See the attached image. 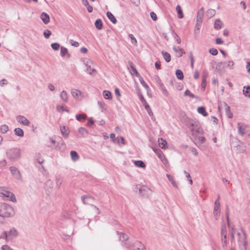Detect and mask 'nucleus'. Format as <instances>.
<instances>
[{
    "label": "nucleus",
    "instance_id": "obj_49",
    "mask_svg": "<svg viewBox=\"0 0 250 250\" xmlns=\"http://www.w3.org/2000/svg\"><path fill=\"white\" fill-rule=\"evenodd\" d=\"M51 46L53 50L57 51L59 49L60 45L57 42H54L51 44Z\"/></svg>",
    "mask_w": 250,
    "mask_h": 250
},
{
    "label": "nucleus",
    "instance_id": "obj_40",
    "mask_svg": "<svg viewBox=\"0 0 250 250\" xmlns=\"http://www.w3.org/2000/svg\"><path fill=\"white\" fill-rule=\"evenodd\" d=\"M221 235V236H227V230L225 224L222 225Z\"/></svg>",
    "mask_w": 250,
    "mask_h": 250
},
{
    "label": "nucleus",
    "instance_id": "obj_44",
    "mask_svg": "<svg viewBox=\"0 0 250 250\" xmlns=\"http://www.w3.org/2000/svg\"><path fill=\"white\" fill-rule=\"evenodd\" d=\"M139 78V81L141 83V84L146 89H147L149 88V86L145 82L143 77L140 76Z\"/></svg>",
    "mask_w": 250,
    "mask_h": 250
},
{
    "label": "nucleus",
    "instance_id": "obj_32",
    "mask_svg": "<svg viewBox=\"0 0 250 250\" xmlns=\"http://www.w3.org/2000/svg\"><path fill=\"white\" fill-rule=\"evenodd\" d=\"M197 111L199 113L202 114L204 116H207L208 113L206 111V108L204 106H200L197 108Z\"/></svg>",
    "mask_w": 250,
    "mask_h": 250
},
{
    "label": "nucleus",
    "instance_id": "obj_27",
    "mask_svg": "<svg viewBox=\"0 0 250 250\" xmlns=\"http://www.w3.org/2000/svg\"><path fill=\"white\" fill-rule=\"evenodd\" d=\"M70 155L71 159L74 161H78L79 159V155L78 154V153L75 151H71Z\"/></svg>",
    "mask_w": 250,
    "mask_h": 250
},
{
    "label": "nucleus",
    "instance_id": "obj_39",
    "mask_svg": "<svg viewBox=\"0 0 250 250\" xmlns=\"http://www.w3.org/2000/svg\"><path fill=\"white\" fill-rule=\"evenodd\" d=\"M87 118V116L85 113L78 114L76 115V119L81 121L82 120H85Z\"/></svg>",
    "mask_w": 250,
    "mask_h": 250
},
{
    "label": "nucleus",
    "instance_id": "obj_4",
    "mask_svg": "<svg viewBox=\"0 0 250 250\" xmlns=\"http://www.w3.org/2000/svg\"><path fill=\"white\" fill-rule=\"evenodd\" d=\"M237 242L240 250H247L248 241L245 232L241 229L237 232Z\"/></svg>",
    "mask_w": 250,
    "mask_h": 250
},
{
    "label": "nucleus",
    "instance_id": "obj_12",
    "mask_svg": "<svg viewBox=\"0 0 250 250\" xmlns=\"http://www.w3.org/2000/svg\"><path fill=\"white\" fill-rule=\"evenodd\" d=\"M220 204H218L217 202H214V208L213 210L214 215L216 219H217L218 217L219 216L220 209Z\"/></svg>",
    "mask_w": 250,
    "mask_h": 250
},
{
    "label": "nucleus",
    "instance_id": "obj_50",
    "mask_svg": "<svg viewBox=\"0 0 250 250\" xmlns=\"http://www.w3.org/2000/svg\"><path fill=\"white\" fill-rule=\"evenodd\" d=\"M92 63V62L89 60H88L86 61V62L85 63V66L86 67V72H89L91 70V66H90V63Z\"/></svg>",
    "mask_w": 250,
    "mask_h": 250
},
{
    "label": "nucleus",
    "instance_id": "obj_43",
    "mask_svg": "<svg viewBox=\"0 0 250 250\" xmlns=\"http://www.w3.org/2000/svg\"><path fill=\"white\" fill-rule=\"evenodd\" d=\"M130 73H132V72L133 73V74H134L135 75V76L136 77H139L141 75H140V74L138 73V72L137 71V69H136V68L133 66V65H130Z\"/></svg>",
    "mask_w": 250,
    "mask_h": 250
},
{
    "label": "nucleus",
    "instance_id": "obj_47",
    "mask_svg": "<svg viewBox=\"0 0 250 250\" xmlns=\"http://www.w3.org/2000/svg\"><path fill=\"white\" fill-rule=\"evenodd\" d=\"M57 109L58 110V111L59 112H61V111H66L68 113L69 112V111L68 109H67V108L66 107H64L62 105H58L57 106Z\"/></svg>",
    "mask_w": 250,
    "mask_h": 250
},
{
    "label": "nucleus",
    "instance_id": "obj_53",
    "mask_svg": "<svg viewBox=\"0 0 250 250\" xmlns=\"http://www.w3.org/2000/svg\"><path fill=\"white\" fill-rule=\"evenodd\" d=\"M51 35V32L49 30H46L43 32V36L46 39H48Z\"/></svg>",
    "mask_w": 250,
    "mask_h": 250
},
{
    "label": "nucleus",
    "instance_id": "obj_26",
    "mask_svg": "<svg viewBox=\"0 0 250 250\" xmlns=\"http://www.w3.org/2000/svg\"><path fill=\"white\" fill-rule=\"evenodd\" d=\"M63 182V178L61 175H58L56 178V187L59 188Z\"/></svg>",
    "mask_w": 250,
    "mask_h": 250
},
{
    "label": "nucleus",
    "instance_id": "obj_18",
    "mask_svg": "<svg viewBox=\"0 0 250 250\" xmlns=\"http://www.w3.org/2000/svg\"><path fill=\"white\" fill-rule=\"evenodd\" d=\"M223 25V23L220 19H217L215 20L214 24V28L216 30L220 29Z\"/></svg>",
    "mask_w": 250,
    "mask_h": 250
},
{
    "label": "nucleus",
    "instance_id": "obj_34",
    "mask_svg": "<svg viewBox=\"0 0 250 250\" xmlns=\"http://www.w3.org/2000/svg\"><path fill=\"white\" fill-rule=\"evenodd\" d=\"M96 28L98 30H101L103 28V22L101 19H97L95 22Z\"/></svg>",
    "mask_w": 250,
    "mask_h": 250
},
{
    "label": "nucleus",
    "instance_id": "obj_15",
    "mask_svg": "<svg viewBox=\"0 0 250 250\" xmlns=\"http://www.w3.org/2000/svg\"><path fill=\"white\" fill-rule=\"evenodd\" d=\"M78 132L80 134V137L85 138L88 134L87 130L83 127H81L78 129Z\"/></svg>",
    "mask_w": 250,
    "mask_h": 250
},
{
    "label": "nucleus",
    "instance_id": "obj_10",
    "mask_svg": "<svg viewBox=\"0 0 250 250\" xmlns=\"http://www.w3.org/2000/svg\"><path fill=\"white\" fill-rule=\"evenodd\" d=\"M17 121L20 124L26 125L29 126L30 125V121L24 116L22 115H18L16 117Z\"/></svg>",
    "mask_w": 250,
    "mask_h": 250
},
{
    "label": "nucleus",
    "instance_id": "obj_63",
    "mask_svg": "<svg viewBox=\"0 0 250 250\" xmlns=\"http://www.w3.org/2000/svg\"><path fill=\"white\" fill-rule=\"evenodd\" d=\"M150 17H151V19L153 21H156V20L157 19V17L156 14L154 12H151L150 13Z\"/></svg>",
    "mask_w": 250,
    "mask_h": 250
},
{
    "label": "nucleus",
    "instance_id": "obj_24",
    "mask_svg": "<svg viewBox=\"0 0 250 250\" xmlns=\"http://www.w3.org/2000/svg\"><path fill=\"white\" fill-rule=\"evenodd\" d=\"M204 14V8L202 7L197 12L196 20L202 21Z\"/></svg>",
    "mask_w": 250,
    "mask_h": 250
},
{
    "label": "nucleus",
    "instance_id": "obj_9",
    "mask_svg": "<svg viewBox=\"0 0 250 250\" xmlns=\"http://www.w3.org/2000/svg\"><path fill=\"white\" fill-rule=\"evenodd\" d=\"M237 128L238 133L242 136L246 134L248 132V126L243 123H238L237 124Z\"/></svg>",
    "mask_w": 250,
    "mask_h": 250
},
{
    "label": "nucleus",
    "instance_id": "obj_2",
    "mask_svg": "<svg viewBox=\"0 0 250 250\" xmlns=\"http://www.w3.org/2000/svg\"><path fill=\"white\" fill-rule=\"evenodd\" d=\"M15 212L12 207L5 203H0V215L3 218L12 217Z\"/></svg>",
    "mask_w": 250,
    "mask_h": 250
},
{
    "label": "nucleus",
    "instance_id": "obj_8",
    "mask_svg": "<svg viewBox=\"0 0 250 250\" xmlns=\"http://www.w3.org/2000/svg\"><path fill=\"white\" fill-rule=\"evenodd\" d=\"M1 197L7 198V200H10L14 203L17 202V199L14 194L9 191L3 189L0 192Z\"/></svg>",
    "mask_w": 250,
    "mask_h": 250
},
{
    "label": "nucleus",
    "instance_id": "obj_58",
    "mask_svg": "<svg viewBox=\"0 0 250 250\" xmlns=\"http://www.w3.org/2000/svg\"><path fill=\"white\" fill-rule=\"evenodd\" d=\"M45 185L49 188H53V181L49 179L46 182Z\"/></svg>",
    "mask_w": 250,
    "mask_h": 250
},
{
    "label": "nucleus",
    "instance_id": "obj_13",
    "mask_svg": "<svg viewBox=\"0 0 250 250\" xmlns=\"http://www.w3.org/2000/svg\"><path fill=\"white\" fill-rule=\"evenodd\" d=\"M173 49L175 52L178 53V55L177 56L178 58L182 57L183 54L186 53L184 50L179 47H176V46H174L173 47Z\"/></svg>",
    "mask_w": 250,
    "mask_h": 250
},
{
    "label": "nucleus",
    "instance_id": "obj_19",
    "mask_svg": "<svg viewBox=\"0 0 250 250\" xmlns=\"http://www.w3.org/2000/svg\"><path fill=\"white\" fill-rule=\"evenodd\" d=\"M243 94L247 97L250 98V86H244L243 90Z\"/></svg>",
    "mask_w": 250,
    "mask_h": 250
},
{
    "label": "nucleus",
    "instance_id": "obj_51",
    "mask_svg": "<svg viewBox=\"0 0 250 250\" xmlns=\"http://www.w3.org/2000/svg\"><path fill=\"white\" fill-rule=\"evenodd\" d=\"M167 176L168 179L169 180V181L171 182L172 185L175 187H177L176 182L174 180L173 177L169 174H167Z\"/></svg>",
    "mask_w": 250,
    "mask_h": 250
},
{
    "label": "nucleus",
    "instance_id": "obj_11",
    "mask_svg": "<svg viewBox=\"0 0 250 250\" xmlns=\"http://www.w3.org/2000/svg\"><path fill=\"white\" fill-rule=\"evenodd\" d=\"M10 170L11 174L15 177L17 179H21V174L18 169L15 167L12 166L10 167Z\"/></svg>",
    "mask_w": 250,
    "mask_h": 250
},
{
    "label": "nucleus",
    "instance_id": "obj_7",
    "mask_svg": "<svg viewBox=\"0 0 250 250\" xmlns=\"http://www.w3.org/2000/svg\"><path fill=\"white\" fill-rule=\"evenodd\" d=\"M136 188L139 189V194L145 198H147L151 193V189L145 186H141L139 188L136 186Z\"/></svg>",
    "mask_w": 250,
    "mask_h": 250
},
{
    "label": "nucleus",
    "instance_id": "obj_23",
    "mask_svg": "<svg viewBox=\"0 0 250 250\" xmlns=\"http://www.w3.org/2000/svg\"><path fill=\"white\" fill-rule=\"evenodd\" d=\"M162 54L166 62H168L171 61V56L169 53L163 51Z\"/></svg>",
    "mask_w": 250,
    "mask_h": 250
},
{
    "label": "nucleus",
    "instance_id": "obj_25",
    "mask_svg": "<svg viewBox=\"0 0 250 250\" xmlns=\"http://www.w3.org/2000/svg\"><path fill=\"white\" fill-rule=\"evenodd\" d=\"M14 131L15 135L18 136L22 137L24 136V132L21 128H16Z\"/></svg>",
    "mask_w": 250,
    "mask_h": 250
},
{
    "label": "nucleus",
    "instance_id": "obj_45",
    "mask_svg": "<svg viewBox=\"0 0 250 250\" xmlns=\"http://www.w3.org/2000/svg\"><path fill=\"white\" fill-rule=\"evenodd\" d=\"M153 150L157 154L158 157L163 161V158L164 157V156L162 153V152L159 149H155Z\"/></svg>",
    "mask_w": 250,
    "mask_h": 250
},
{
    "label": "nucleus",
    "instance_id": "obj_5",
    "mask_svg": "<svg viewBox=\"0 0 250 250\" xmlns=\"http://www.w3.org/2000/svg\"><path fill=\"white\" fill-rule=\"evenodd\" d=\"M122 245L126 248H134V250H146L145 246L140 241L132 242L128 239L122 243Z\"/></svg>",
    "mask_w": 250,
    "mask_h": 250
},
{
    "label": "nucleus",
    "instance_id": "obj_60",
    "mask_svg": "<svg viewBox=\"0 0 250 250\" xmlns=\"http://www.w3.org/2000/svg\"><path fill=\"white\" fill-rule=\"evenodd\" d=\"M69 42L72 46H74L75 47H78L79 46V43L78 42L73 41V40H70Z\"/></svg>",
    "mask_w": 250,
    "mask_h": 250
},
{
    "label": "nucleus",
    "instance_id": "obj_56",
    "mask_svg": "<svg viewBox=\"0 0 250 250\" xmlns=\"http://www.w3.org/2000/svg\"><path fill=\"white\" fill-rule=\"evenodd\" d=\"M98 104L100 108L102 109V111L105 110V104L104 103L99 101H98Z\"/></svg>",
    "mask_w": 250,
    "mask_h": 250
},
{
    "label": "nucleus",
    "instance_id": "obj_31",
    "mask_svg": "<svg viewBox=\"0 0 250 250\" xmlns=\"http://www.w3.org/2000/svg\"><path fill=\"white\" fill-rule=\"evenodd\" d=\"M207 76H208L207 73L206 72H204L203 76H202V82L201 83V86H202V88L203 89H205L206 87Z\"/></svg>",
    "mask_w": 250,
    "mask_h": 250
},
{
    "label": "nucleus",
    "instance_id": "obj_64",
    "mask_svg": "<svg viewBox=\"0 0 250 250\" xmlns=\"http://www.w3.org/2000/svg\"><path fill=\"white\" fill-rule=\"evenodd\" d=\"M2 250H14L13 249H12L11 247L8 246V245H3L1 247Z\"/></svg>",
    "mask_w": 250,
    "mask_h": 250
},
{
    "label": "nucleus",
    "instance_id": "obj_46",
    "mask_svg": "<svg viewBox=\"0 0 250 250\" xmlns=\"http://www.w3.org/2000/svg\"><path fill=\"white\" fill-rule=\"evenodd\" d=\"M9 127L8 125H3L0 126V130L2 133H6L8 130Z\"/></svg>",
    "mask_w": 250,
    "mask_h": 250
},
{
    "label": "nucleus",
    "instance_id": "obj_35",
    "mask_svg": "<svg viewBox=\"0 0 250 250\" xmlns=\"http://www.w3.org/2000/svg\"><path fill=\"white\" fill-rule=\"evenodd\" d=\"M103 96L105 99L111 100L112 99L111 93L107 90H104L103 91Z\"/></svg>",
    "mask_w": 250,
    "mask_h": 250
},
{
    "label": "nucleus",
    "instance_id": "obj_30",
    "mask_svg": "<svg viewBox=\"0 0 250 250\" xmlns=\"http://www.w3.org/2000/svg\"><path fill=\"white\" fill-rule=\"evenodd\" d=\"M176 10L178 14V17L179 19L183 18L184 17V15L181 6L179 5H177L176 7Z\"/></svg>",
    "mask_w": 250,
    "mask_h": 250
},
{
    "label": "nucleus",
    "instance_id": "obj_52",
    "mask_svg": "<svg viewBox=\"0 0 250 250\" xmlns=\"http://www.w3.org/2000/svg\"><path fill=\"white\" fill-rule=\"evenodd\" d=\"M234 229L233 228H231V232H230V242L231 243H232L234 241L235 238H234Z\"/></svg>",
    "mask_w": 250,
    "mask_h": 250
},
{
    "label": "nucleus",
    "instance_id": "obj_57",
    "mask_svg": "<svg viewBox=\"0 0 250 250\" xmlns=\"http://www.w3.org/2000/svg\"><path fill=\"white\" fill-rule=\"evenodd\" d=\"M185 95L186 96H189V97H191V98H194L195 97V95H194L193 94L191 93L189 90H188V89H187L185 92Z\"/></svg>",
    "mask_w": 250,
    "mask_h": 250
},
{
    "label": "nucleus",
    "instance_id": "obj_37",
    "mask_svg": "<svg viewBox=\"0 0 250 250\" xmlns=\"http://www.w3.org/2000/svg\"><path fill=\"white\" fill-rule=\"evenodd\" d=\"M134 163L135 165L138 167L144 168L146 167L144 162L141 160L135 161Z\"/></svg>",
    "mask_w": 250,
    "mask_h": 250
},
{
    "label": "nucleus",
    "instance_id": "obj_62",
    "mask_svg": "<svg viewBox=\"0 0 250 250\" xmlns=\"http://www.w3.org/2000/svg\"><path fill=\"white\" fill-rule=\"evenodd\" d=\"M7 165V161L5 159H3L0 161V167H4Z\"/></svg>",
    "mask_w": 250,
    "mask_h": 250
},
{
    "label": "nucleus",
    "instance_id": "obj_38",
    "mask_svg": "<svg viewBox=\"0 0 250 250\" xmlns=\"http://www.w3.org/2000/svg\"><path fill=\"white\" fill-rule=\"evenodd\" d=\"M66 55H68L69 57V54L68 53V50L66 48L62 46L61 47V55L62 57H64Z\"/></svg>",
    "mask_w": 250,
    "mask_h": 250
},
{
    "label": "nucleus",
    "instance_id": "obj_28",
    "mask_svg": "<svg viewBox=\"0 0 250 250\" xmlns=\"http://www.w3.org/2000/svg\"><path fill=\"white\" fill-rule=\"evenodd\" d=\"M216 14V11L214 9H209L206 12V16L208 19H210Z\"/></svg>",
    "mask_w": 250,
    "mask_h": 250
},
{
    "label": "nucleus",
    "instance_id": "obj_1",
    "mask_svg": "<svg viewBox=\"0 0 250 250\" xmlns=\"http://www.w3.org/2000/svg\"><path fill=\"white\" fill-rule=\"evenodd\" d=\"M188 127L191 131L192 135L194 138L193 142L196 146H198L197 143L196 142L197 140H198L201 144L205 143L206 139L204 137H198L197 136V133H202V129L200 128L197 122L194 121L190 123Z\"/></svg>",
    "mask_w": 250,
    "mask_h": 250
},
{
    "label": "nucleus",
    "instance_id": "obj_33",
    "mask_svg": "<svg viewBox=\"0 0 250 250\" xmlns=\"http://www.w3.org/2000/svg\"><path fill=\"white\" fill-rule=\"evenodd\" d=\"M224 104H225V105L226 106V108H225L226 112L227 115H228V118H232L233 117V114L230 112V106H229L227 104H226L225 103Z\"/></svg>",
    "mask_w": 250,
    "mask_h": 250
},
{
    "label": "nucleus",
    "instance_id": "obj_16",
    "mask_svg": "<svg viewBox=\"0 0 250 250\" xmlns=\"http://www.w3.org/2000/svg\"><path fill=\"white\" fill-rule=\"evenodd\" d=\"M118 234L120 235L119 239L121 243H124L125 241H127L129 239V237L128 235L124 233L120 232L119 231H117Z\"/></svg>",
    "mask_w": 250,
    "mask_h": 250
},
{
    "label": "nucleus",
    "instance_id": "obj_55",
    "mask_svg": "<svg viewBox=\"0 0 250 250\" xmlns=\"http://www.w3.org/2000/svg\"><path fill=\"white\" fill-rule=\"evenodd\" d=\"M203 21L196 20V24H195V28H196L198 30H199L200 27L201 26Z\"/></svg>",
    "mask_w": 250,
    "mask_h": 250
},
{
    "label": "nucleus",
    "instance_id": "obj_29",
    "mask_svg": "<svg viewBox=\"0 0 250 250\" xmlns=\"http://www.w3.org/2000/svg\"><path fill=\"white\" fill-rule=\"evenodd\" d=\"M60 97L61 99L64 102H67L68 100V95L67 92L65 90L62 91Z\"/></svg>",
    "mask_w": 250,
    "mask_h": 250
},
{
    "label": "nucleus",
    "instance_id": "obj_22",
    "mask_svg": "<svg viewBox=\"0 0 250 250\" xmlns=\"http://www.w3.org/2000/svg\"><path fill=\"white\" fill-rule=\"evenodd\" d=\"M159 146L162 149H165L167 147V142L163 138L159 139L158 140Z\"/></svg>",
    "mask_w": 250,
    "mask_h": 250
},
{
    "label": "nucleus",
    "instance_id": "obj_42",
    "mask_svg": "<svg viewBox=\"0 0 250 250\" xmlns=\"http://www.w3.org/2000/svg\"><path fill=\"white\" fill-rule=\"evenodd\" d=\"M115 143H117L119 145H120V143H121L123 145H125V144L124 138L121 136L117 137L116 138Z\"/></svg>",
    "mask_w": 250,
    "mask_h": 250
},
{
    "label": "nucleus",
    "instance_id": "obj_41",
    "mask_svg": "<svg viewBox=\"0 0 250 250\" xmlns=\"http://www.w3.org/2000/svg\"><path fill=\"white\" fill-rule=\"evenodd\" d=\"M71 93L72 94V96L74 98H76L78 97L79 94H81V91L76 89H72L71 90Z\"/></svg>",
    "mask_w": 250,
    "mask_h": 250
},
{
    "label": "nucleus",
    "instance_id": "obj_36",
    "mask_svg": "<svg viewBox=\"0 0 250 250\" xmlns=\"http://www.w3.org/2000/svg\"><path fill=\"white\" fill-rule=\"evenodd\" d=\"M175 74L178 79L182 80L184 79L183 73L180 69L176 70Z\"/></svg>",
    "mask_w": 250,
    "mask_h": 250
},
{
    "label": "nucleus",
    "instance_id": "obj_14",
    "mask_svg": "<svg viewBox=\"0 0 250 250\" xmlns=\"http://www.w3.org/2000/svg\"><path fill=\"white\" fill-rule=\"evenodd\" d=\"M40 17L44 24H46L49 22L50 18L49 15L47 13L45 12H42L41 15Z\"/></svg>",
    "mask_w": 250,
    "mask_h": 250
},
{
    "label": "nucleus",
    "instance_id": "obj_21",
    "mask_svg": "<svg viewBox=\"0 0 250 250\" xmlns=\"http://www.w3.org/2000/svg\"><path fill=\"white\" fill-rule=\"evenodd\" d=\"M61 132L62 136L64 138H67L68 136L69 132L66 128L65 126H62L60 127Z\"/></svg>",
    "mask_w": 250,
    "mask_h": 250
},
{
    "label": "nucleus",
    "instance_id": "obj_54",
    "mask_svg": "<svg viewBox=\"0 0 250 250\" xmlns=\"http://www.w3.org/2000/svg\"><path fill=\"white\" fill-rule=\"evenodd\" d=\"M172 32L174 35V38H175L176 42L179 44L180 43L181 39L180 38V37L177 35L176 33L174 32V31L173 30H172Z\"/></svg>",
    "mask_w": 250,
    "mask_h": 250
},
{
    "label": "nucleus",
    "instance_id": "obj_61",
    "mask_svg": "<svg viewBox=\"0 0 250 250\" xmlns=\"http://www.w3.org/2000/svg\"><path fill=\"white\" fill-rule=\"evenodd\" d=\"M128 36L130 38V39L131 40V42L133 44H135L137 43V40L132 34H129Z\"/></svg>",
    "mask_w": 250,
    "mask_h": 250
},
{
    "label": "nucleus",
    "instance_id": "obj_20",
    "mask_svg": "<svg viewBox=\"0 0 250 250\" xmlns=\"http://www.w3.org/2000/svg\"><path fill=\"white\" fill-rule=\"evenodd\" d=\"M106 16L108 19L113 23L115 24L117 23V20L114 17V16L110 12H107L106 13Z\"/></svg>",
    "mask_w": 250,
    "mask_h": 250
},
{
    "label": "nucleus",
    "instance_id": "obj_48",
    "mask_svg": "<svg viewBox=\"0 0 250 250\" xmlns=\"http://www.w3.org/2000/svg\"><path fill=\"white\" fill-rule=\"evenodd\" d=\"M159 88L162 91L164 95L167 96L168 95V93L166 88H165V87L164 86L163 83H161V86H159Z\"/></svg>",
    "mask_w": 250,
    "mask_h": 250
},
{
    "label": "nucleus",
    "instance_id": "obj_3",
    "mask_svg": "<svg viewBox=\"0 0 250 250\" xmlns=\"http://www.w3.org/2000/svg\"><path fill=\"white\" fill-rule=\"evenodd\" d=\"M5 153L7 159L13 162L18 161L21 157V150L18 147L9 148L6 150Z\"/></svg>",
    "mask_w": 250,
    "mask_h": 250
},
{
    "label": "nucleus",
    "instance_id": "obj_59",
    "mask_svg": "<svg viewBox=\"0 0 250 250\" xmlns=\"http://www.w3.org/2000/svg\"><path fill=\"white\" fill-rule=\"evenodd\" d=\"M209 52L213 56H215L218 54V50L213 48L209 49Z\"/></svg>",
    "mask_w": 250,
    "mask_h": 250
},
{
    "label": "nucleus",
    "instance_id": "obj_6",
    "mask_svg": "<svg viewBox=\"0 0 250 250\" xmlns=\"http://www.w3.org/2000/svg\"><path fill=\"white\" fill-rule=\"evenodd\" d=\"M19 235L18 231L15 228H11L9 231H4L1 234V238L7 241H12Z\"/></svg>",
    "mask_w": 250,
    "mask_h": 250
},
{
    "label": "nucleus",
    "instance_id": "obj_17",
    "mask_svg": "<svg viewBox=\"0 0 250 250\" xmlns=\"http://www.w3.org/2000/svg\"><path fill=\"white\" fill-rule=\"evenodd\" d=\"M81 199L84 204H89L90 200H93V198L92 197L87 195L82 196Z\"/></svg>",
    "mask_w": 250,
    "mask_h": 250
}]
</instances>
